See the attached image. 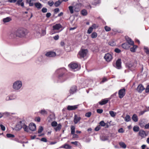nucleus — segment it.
I'll use <instances>...</instances> for the list:
<instances>
[{
	"label": "nucleus",
	"mask_w": 149,
	"mask_h": 149,
	"mask_svg": "<svg viewBox=\"0 0 149 149\" xmlns=\"http://www.w3.org/2000/svg\"><path fill=\"white\" fill-rule=\"evenodd\" d=\"M133 131L135 132H137L139 131V127L137 126H135L133 127Z\"/></svg>",
	"instance_id": "40"
},
{
	"label": "nucleus",
	"mask_w": 149,
	"mask_h": 149,
	"mask_svg": "<svg viewBox=\"0 0 149 149\" xmlns=\"http://www.w3.org/2000/svg\"><path fill=\"white\" fill-rule=\"evenodd\" d=\"M63 148H66V149H68V148H70V146L69 145H68V144H65L64 146H63Z\"/></svg>",
	"instance_id": "60"
},
{
	"label": "nucleus",
	"mask_w": 149,
	"mask_h": 149,
	"mask_svg": "<svg viewBox=\"0 0 149 149\" xmlns=\"http://www.w3.org/2000/svg\"><path fill=\"white\" fill-rule=\"evenodd\" d=\"M16 36L19 38L24 37L27 34V30L23 28L18 29L16 30Z\"/></svg>",
	"instance_id": "2"
},
{
	"label": "nucleus",
	"mask_w": 149,
	"mask_h": 149,
	"mask_svg": "<svg viewBox=\"0 0 149 149\" xmlns=\"http://www.w3.org/2000/svg\"><path fill=\"white\" fill-rule=\"evenodd\" d=\"M77 90V87L76 86H72L70 90V93L71 94H72L75 93Z\"/></svg>",
	"instance_id": "22"
},
{
	"label": "nucleus",
	"mask_w": 149,
	"mask_h": 149,
	"mask_svg": "<svg viewBox=\"0 0 149 149\" xmlns=\"http://www.w3.org/2000/svg\"><path fill=\"white\" fill-rule=\"evenodd\" d=\"M6 136L8 138H14L15 136L11 134H6Z\"/></svg>",
	"instance_id": "47"
},
{
	"label": "nucleus",
	"mask_w": 149,
	"mask_h": 149,
	"mask_svg": "<svg viewBox=\"0 0 149 149\" xmlns=\"http://www.w3.org/2000/svg\"><path fill=\"white\" fill-rule=\"evenodd\" d=\"M81 119V117L76 114H75L74 116V122L75 124L78 123Z\"/></svg>",
	"instance_id": "12"
},
{
	"label": "nucleus",
	"mask_w": 149,
	"mask_h": 149,
	"mask_svg": "<svg viewBox=\"0 0 149 149\" xmlns=\"http://www.w3.org/2000/svg\"><path fill=\"white\" fill-rule=\"evenodd\" d=\"M26 2L28 3L30 6H33V2L32 0H26Z\"/></svg>",
	"instance_id": "30"
},
{
	"label": "nucleus",
	"mask_w": 149,
	"mask_h": 149,
	"mask_svg": "<svg viewBox=\"0 0 149 149\" xmlns=\"http://www.w3.org/2000/svg\"><path fill=\"white\" fill-rule=\"evenodd\" d=\"M81 13L83 15H86L87 14V11L85 9L81 11Z\"/></svg>",
	"instance_id": "44"
},
{
	"label": "nucleus",
	"mask_w": 149,
	"mask_h": 149,
	"mask_svg": "<svg viewBox=\"0 0 149 149\" xmlns=\"http://www.w3.org/2000/svg\"><path fill=\"white\" fill-rule=\"evenodd\" d=\"M132 45L133 46L130 48V50L132 52H134L135 51L137 47V46L136 45Z\"/></svg>",
	"instance_id": "34"
},
{
	"label": "nucleus",
	"mask_w": 149,
	"mask_h": 149,
	"mask_svg": "<svg viewBox=\"0 0 149 149\" xmlns=\"http://www.w3.org/2000/svg\"><path fill=\"white\" fill-rule=\"evenodd\" d=\"M62 3V1H56L54 3V5L56 7H58Z\"/></svg>",
	"instance_id": "42"
},
{
	"label": "nucleus",
	"mask_w": 149,
	"mask_h": 149,
	"mask_svg": "<svg viewBox=\"0 0 149 149\" xmlns=\"http://www.w3.org/2000/svg\"><path fill=\"white\" fill-rule=\"evenodd\" d=\"M145 124L144 123V122L142 120L139 123V125L141 127H143L145 126Z\"/></svg>",
	"instance_id": "50"
},
{
	"label": "nucleus",
	"mask_w": 149,
	"mask_h": 149,
	"mask_svg": "<svg viewBox=\"0 0 149 149\" xmlns=\"http://www.w3.org/2000/svg\"><path fill=\"white\" fill-rule=\"evenodd\" d=\"M47 9L45 8H43L42 10V11L43 13H45L47 12Z\"/></svg>",
	"instance_id": "58"
},
{
	"label": "nucleus",
	"mask_w": 149,
	"mask_h": 149,
	"mask_svg": "<svg viewBox=\"0 0 149 149\" xmlns=\"http://www.w3.org/2000/svg\"><path fill=\"white\" fill-rule=\"evenodd\" d=\"M12 20L11 18L10 17H7L3 19V21L4 23L8 22Z\"/></svg>",
	"instance_id": "27"
},
{
	"label": "nucleus",
	"mask_w": 149,
	"mask_h": 149,
	"mask_svg": "<svg viewBox=\"0 0 149 149\" xmlns=\"http://www.w3.org/2000/svg\"><path fill=\"white\" fill-rule=\"evenodd\" d=\"M45 55L49 57H54L56 56V54L54 52H50L47 53Z\"/></svg>",
	"instance_id": "18"
},
{
	"label": "nucleus",
	"mask_w": 149,
	"mask_h": 149,
	"mask_svg": "<svg viewBox=\"0 0 149 149\" xmlns=\"http://www.w3.org/2000/svg\"><path fill=\"white\" fill-rule=\"evenodd\" d=\"M55 115L54 114H50L47 118V120L49 122L55 120Z\"/></svg>",
	"instance_id": "15"
},
{
	"label": "nucleus",
	"mask_w": 149,
	"mask_h": 149,
	"mask_svg": "<svg viewBox=\"0 0 149 149\" xmlns=\"http://www.w3.org/2000/svg\"><path fill=\"white\" fill-rule=\"evenodd\" d=\"M69 9L70 10V13L72 14L74 13V8L73 6H70L69 7Z\"/></svg>",
	"instance_id": "43"
},
{
	"label": "nucleus",
	"mask_w": 149,
	"mask_h": 149,
	"mask_svg": "<svg viewBox=\"0 0 149 149\" xmlns=\"http://www.w3.org/2000/svg\"><path fill=\"white\" fill-rule=\"evenodd\" d=\"M16 36V31H11L10 32L9 35V37L10 38H13Z\"/></svg>",
	"instance_id": "21"
},
{
	"label": "nucleus",
	"mask_w": 149,
	"mask_h": 149,
	"mask_svg": "<svg viewBox=\"0 0 149 149\" xmlns=\"http://www.w3.org/2000/svg\"><path fill=\"white\" fill-rule=\"evenodd\" d=\"M132 119L135 122H136L138 120V117L136 114H134L133 115Z\"/></svg>",
	"instance_id": "29"
},
{
	"label": "nucleus",
	"mask_w": 149,
	"mask_h": 149,
	"mask_svg": "<svg viewBox=\"0 0 149 149\" xmlns=\"http://www.w3.org/2000/svg\"><path fill=\"white\" fill-rule=\"evenodd\" d=\"M121 60L120 59H118L116 61V67L118 69H120L121 68Z\"/></svg>",
	"instance_id": "17"
},
{
	"label": "nucleus",
	"mask_w": 149,
	"mask_h": 149,
	"mask_svg": "<svg viewBox=\"0 0 149 149\" xmlns=\"http://www.w3.org/2000/svg\"><path fill=\"white\" fill-rule=\"evenodd\" d=\"M23 0H17L16 4L18 6H21L22 7H24V3L22 2Z\"/></svg>",
	"instance_id": "24"
},
{
	"label": "nucleus",
	"mask_w": 149,
	"mask_h": 149,
	"mask_svg": "<svg viewBox=\"0 0 149 149\" xmlns=\"http://www.w3.org/2000/svg\"><path fill=\"white\" fill-rule=\"evenodd\" d=\"M43 129L42 127V126L40 127L38 131V132L39 133H41L43 131Z\"/></svg>",
	"instance_id": "56"
},
{
	"label": "nucleus",
	"mask_w": 149,
	"mask_h": 149,
	"mask_svg": "<svg viewBox=\"0 0 149 149\" xmlns=\"http://www.w3.org/2000/svg\"><path fill=\"white\" fill-rule=\"evenodd\" d=\"M144 52L148 54H149V50L148 48L146 47H144Z\"/></svg>",
	"instance_id": "45"
},
{
	"label": "nucleus",
	"mask_w": 149,
	"mask_h": 149,
	"mask_svg": "<svg viewBox=\"0 0 149 149\" xmlns=\"http://www.w3.org/2000/svg\"><path fill=\"white\" fill-rule=\"evenodd\" d=\"M66 70L64 68H61L57 70L56 73L58 74V78L61 82H63L67 79L66 75L65 74Z\"/></svg>",
	"instance_id": "1"
},
{
	"label": "nucleus",
	"mask_w": 149,
	"mask_h": 149,
	"mask_svg": "<svg viewBox=\"0 0 149 149\" xmlns=\"http://www.w3.org/2000/svg\"><path fill=\"white\" fill-rule=\"evenodd\" d=\"M109 114L112 117H114L116 115V113L113 111H110L109 112Z\"/></svg>",
	"instance_id": "46"
},
{
	"label": "nucleus",
	"mask_w": 149,
	"mask_h": 149,
	"mask_svg": "<svg viewBox=\"0 0 149 149\" xmlns=\"http://www.w3.org/2000/svg\"><path fill=\"white\" fill-rule=\"evenodd\" d=\"M100 0H93L92 3V4L94 5H96L100 3Z\"/></svg>",
	"instance_id": "36"
},
{
	"label": "nucleus",
	"mask_w": 149,
	"mask_h": 149,
	"mask_svg": "<svg viewBox=\"0 0 149 149\" xmlns=\"http://www.w3.org/2000/svg\"><path fill=\"white\" fill-rule=\"evenodd\" d=\"M29 128L31 130L34 131L36 130V125L33 123H31L29 125Z\"/></svg>",
	"instance_id": "20"
},
{
	"label": "nucleus",
	"mask_w": 149,
	"mask_h": 149,
	"mask_svg": "<svg viewBox=\"0 0 149 149\" xmlns=\"http://www.w3.org/2000/svg\"><path fill=\"white\" fill-rule=\"evenodd\" d=\"M100 138V139L103 141H106L108 139V137L104 136H101Z\"/></svg>",
	"instance_id": "32"
},
{
	"label": "nucleus",
	"mask_w": 149,
	"mask_h": 149,
	"mask_svg": "<svg viewBox=\"0 0 149 149\" xmlns=\"http://www.w3.org/2000/svg\"><path fill=\"white\" fill-rule=\"evenodd\" d=\"M118 132L119 133H123L124 132V130L123 128H121L118 130Z\"/></svg>",
	"instance_id": "63"
},
{
	"label": "nucleus",
	"mask_w": 149,
	"mask_h": 149,
	"mask_svg": "<svg viewBox=\"0 0 149 149\" xmlns=\"http://www.w3.org/2000/svg\"><path fill=\"white\" fill-rule=\"evenodd\" d=\"M125 94V88L121 89L118 91L119 97L120 98H122Z\"/></svg>",
	"instance_id": "10"
},
{
	"label": "nucleus",
	"mask_w": 149,
	"mask_h": 149,
	"mask_svg": "<svg viewBox=\"0 0 149 149\" xmlns=\"http://www.w3.org/2000/svg\"><path fill=\"white\" fill-rule=\"evenodd\" d=\"M73 135L72 138H78L79 137L78 136L77 134L74 133V134H72Z\"/></svg>",
	"instance_id": "64"
},
{
	"label": "nucleus",
	"mask_w": 149,
	"mask_h": 149,
	"mask_svg": "<svg viewBox=\"0 0 149 149\" xmlns=\"http://www.w3.org/2000/svg\"><path fill=\"white\" fill-rule=\"evenodd\" d=\"M91 115V112H89L86 113L85 114V116L87 117H89Z\"/></svg>",
	"instance_id": "51"
},
{
	"label": "nucleus",
	"mask_w": 149,
	"mask_h": 149,
	"mask_svg": "<svg viewBox=\"0 0 149 149\" xmlns=\"http://www.w3.org/2000/svg\"><path fill=\"white\" fill-rule=\"evenodd\" d=\"M104 58L107 61L109 62L112 60L113 57L111 54L107 53L105 54Z\"/></svg>",
	"instance_id": "8"
},
{
	"label": "nucleus",
	"mask_w": 149,
	"mask_h": 149,
	"mask_svg": "<svg viewBox=\"0 0 149 149\" xmlns=\"http://www.w3.org/2000/svg\"><path fill=\"white\" fill-rule=\"evenodd\" d=\"M109 44L111 46H113L115 45V43L113 41H111L109 42Z\"/></svg>",
	"instance_id": "54"
},
{
	"label": "nucleus",
	"mask_w": 149,
	"mask_h": 149,
	"mask_svg": "<svg viewBox=\"0 0 149 149\" xmlns=\"http://www.w3.org/2000/svg\"><path fill=\"white\" fill-rule=\"evenodd\" d=\"M0 126L1 127V130L2 131H4L5 130L6 128L5 127L4 125L2 124H1L0 125Z\"/></svg>",
	"instance_id": "59"
},
{
	"label": "nucleus",
	"mask_w": 149,
	"mask_h": 149,
	"mask_svg": "<svg viewBox=\"0 0 149 149\" xmlns=\"http://www.w3.org/2000/svg\"><path fill=\"white\" fill-rule=\"evenodd\" d=\"M71 130V134H74L75 132V127L73 125H71L70 127Z\"/></svg>",
	"instance_id": "31"
},
{
	"label": "nucleus",
	"mask_w": 149,
	"mask_h": 149,
	"mask_svg": "<svg viewBox=\"0 0 149 149\" xmlns=\"http://www.w3.org/2000/svg\"><path fill=\"white\" fill-rule=\"evenodd\" d=\"M72 6L74 8V10L75 12H78L79 11L81 5L79 3H74L73 4Z\"/></svg>",
	"instance_id": "9"
},
{
	"label": "nucleus",
	"mask_w": 149,
	"mask_h": 149,
	"mask_svg": "<svg viewBox=\"0 0 149 149\" xmlns=\"http://www.w3.org/2000/svg\"><path fill=\"white\" fill-rule=\"evenodd\" d=\"M126 40H127V43L129 44V45H134V42L132 40V39L130 38H126Z\"/></svg>",
	"instance_id": "25"
},
{
	"label": "nucleus",
	"mask_w": 149,
	"mask_h": 149,
	"mask_svg": "<svg viewBox=\"0 0 149 149\" xmlns=\"http://www.w3.org/2000/svg\"><path fill=\"white\" fill-rule=\"evenodd\" d=\"M45 29H42V33L41 34L40 33V32L38 31L37 33V38H40L42 36H44L46 34V27H44Z\"/></svg>",
	"instance_id": "11"
},
{
	"label": "nucleus",
	"mask_w": 149,
	"mask_h": 149,
	"mask_svg": "<svg viewBox=\"0 0 149 149\" xmlns=\"http://www.w3.org/2000/svg\"><path fill=\"white\" fill-rule=\"evenodd\" d=\"M93 28L92 27H90L88 29V31L87 33L88 34L91 33L93 31Z\"/></svg>",
	"instance_id": "49"
},
{
	"label": "nucleus",
	"mask_w": 149,
	"mask_h": 149,
	"mask_svg": "<svg viewBox=\"0 0 149 149\" xmlns=\"http://www.w3.org/2000/svg\"><path fill=\"white\" fill-rule=\"evenodd\" d=\"M54 4V3L53 1H49L48 2V4L51 7Z\"/></svg>",
	"instance_id": "62"
},
{
	"label": "nucleus",
	"mask_w": 149,
	"mask_h": 149,
	"mask_svg": "<svg viewBox=\"0 0 149 149\" xmlns=\"http://www.w3.org/2000/svg\"><path fill=\"white\" fill-rule=\"evenodd\" d=\"M57 125V123L55 121L52 122L51 123V125L53 127H56Z\"/></svg>",
	"instance_id": "48"
},
{
	"label": "nucleus",
	"mask_w": 149,
	"mask_h": 149,
	"mask_svg": "<svg viewBox=\"0 0 149 149\" xmlns=\"http://www.w3.org/2000/svg\"><path fill=\"white\" fill-rule=\"evenodd\" d=\"M39 113L42 115H44L47 114V112L45 109H42L39 111Z\"/></svg>",
	"instance_id": "39"
},
{
	"label": "nucleus",
	"mask_w": 149,
	"mask_h": 149,
	"mask_svg": "<svg viewBox=\"0 0 149 149\" xmlns=\"http://www.w3.org/2000/svg\"><path fill=\"white\" fill-rule=\"evenodd\" d=\"M108 100L107 98L102 100L101 101L99 102V104L101 105L105 104L108 102Z\"/></svg>",
	"instance_id": "23"
},
{
	"label": "nucleus",
	"mask_w": 149,
	"mask_h": 149,
	"mask_svg": "<svg viewBox=\"0 0 149 149\" xmlns=\"http://www.w3.org/2000/svg\"><path fill=\"white\" fill-rule=\"evenodd\" d=\"M97 35L96 33L95 32H93L91 35V37L93 38H94L97 37Z\"/></svg>",
	"instance_id": "41"
},
{
	"label": "nucleus",
	"mask_w": 149,
	"mask_h": 149,
	"mask_svg": "<svg viewBox=\"0 0 149 149\" xmlns=\"http://www.w3.org/2000/svg\"><path fill=\"white\" fill-rule=\"evenodd\" d=\"M69 67L72 69H77L78 68V64L75 63H72L69 65H68Z\"/></svg>",
	"instance_id": "16"
},
{
	"label": "nucleus",
	"mask_w": 149,
	"mask_h": 149,
	"mask_svg": "<svg viewBox=\"0 0 149 149\" xmlns=\"http://www.w3.org/2000/svg\"><path fill=\"white\" fill-rule=\"evenodd\" d=\"M120 146L123 148H126L127 146L123 142H120L119 143Z\"/></svg>",
	"instance_id": "35"
},
{
	"label": "nucleus",
	"mask_w": 149,
	"mask_h": 149,
	"mask_svg": "<svg viewBox=\"0 0 149 149\" xmlns=\"http://www.w3.org/2000/svg\"><path fill=\"white\" fill-rule=\"evenodd\" d=\"M57 127L55 128L54 129L56 131H59L60 130L61 128V125L60 124H59L58 125H57Z\"/></svg>",
	"instance_id": "33"
},
{
	"label": "nucleus",
	"mask_w": 149,
	"mask_h": 149,
	"mask_svg": "<svg viewBox=\"0 0 149 149\" xmlns=\"http://www.w3.org/2000/svg\"><path fill=\"white\" fill-rule=\"evenodd\" d=\"M148 132L145 131L143 130H140L139 132V135L142 138H145L148 135Z\"/></svg>",
	"instance_id": "7"
},
{
	"label": "nucleus",
	"mask_w": 149,
	"mask_h": 149,
	"mask_svg": "<svg viewBox=\"0 0 149 149\" xmlns=\"http://www.w3.org/2000/svg\"><path fill=\"white\" fill-rule=\"evenodd\" d=\"M100 129V125H98L97 126L95 129V131H99Z\"/></svg>",
	"instance_id": "61"
},
{
	"label": "nucleus",
	"mask_w": 149,
	"mask_h": 149,
	"mask_svg": "<svg viewBox=\"0 0 149 149\" xmlns=\"http://www.w3.org/2000/svg\"><path fill=\"white\" fill-rule=\"evenodd\" d=\"M79 105H75L73 106L68 105L67 107V109L69 111L75 110L77 109Z\"/></svg>",
	"instance_id": "14"
},
{
	"label": "nucleus",
	"mask_w": 149,
	"mask_h": 149,
	"mask_svg": "<svg viewBox=\"0 0 149 149\" xmlns=\"http://www.w3.org/2000/svg\"><path fill=\"white\" fill-rule=\"evenodd\" d=\"M122 46L123 48L125 49H128L130 47V45L127 42L123 44Z\"/></svg>",
	"instance_id": "26"
},
{
	"label": "nucleus",
	"mask_w": 149,
	"mask_h": 149,
	"mask_svg": "<svg viewBox=\"0 0 149 149\" xmlns=\"http://www.w3.org/2000/svg\"><path fill=\"white\" fill-rule=\"evenodd\" d=\"M104 29L105 31H109L111 30V28L107 26H105L104 27Z\"/></svg>",
	"instance_id": "52"
},
{
	"label": "nucleus",
	"mask_w": 149,
	"mask_h": 149,
	"mask_svg": "<svg viewBox=\"0 0 149 149\" xmlns=\"http://www.w3.org/2000/svg\"><path fill=\"white\" fill-rule=\"evenodd\" d=\"M145 89V88L142 84H139L137 87L136 90L139 93H141Z\"/></svg>",
	"instance_id": "19"
},
{
	"label": "nucleus",
	"mask_w": 149,
	"mask_h": 149,
	"mask_svg": "<svg viewBox=\"0 0 149 149\" xmlns=\"http://www.w3.org/2000/svg\"><path fill=\"white\" fill-rule=\"evenodd\" d=\"M24 121H20L19 122L16 126V130H19L22 127L24 123Z\"/></svg>",
	"instance_id": "6"
},
{
	"label": "nucleus",
	"mask_w": 149,
	"mask_h": 149,
	"mask_svg": "<svg viewBox=\"0 0 149 149\" xmlns=\"http://www.w3.org/2000/svg\"><path fill=\"white\" fill-rule=\"evenodd\" d=\"M34 5L38 9H40L42 7V4L39 2L35 3Z\"/></svg>",
	"instance_id": "28"
},
{
	"label": "nucleus",
	"mask_w": 149,
	"mask_h": 149,
	"mask_svg": "<svg viewBox=\"0 0 149 149\" xmlns=\"http://www.w3.org/2000/svg\"><path fill=\"white\" fill-rule=\"evenodd\" d=\"M103 111V110L102 109H97V113H102Z\"/></svg>",
	"instance_id": "57"
},
{
	"label": "nucleus",
	"mask_w": 149,
	"mask_h": 149,
	"mask_svg": "<svg viewBox=\"0 0 149 149\" xmlns=\"http://www.w3.org/2000/svg\"><path fill=\"white\" fill-rule=\"evenodd\" d=\"M125 120L126 122H128L131 120V118L129 115H127L125 118Z\"/></svg>",
	"instance_id": "37"
},
{
	"label": "nucleus",
	"mask_w": 149,
	"mask_h": 149,
	"mask_svg": "<svg viewBox=\"0 0 149 149\" xmlns=\"http://www.w3.org/2000/svg\"><path fill=\"white\" fill-rule=\"evenodd\" d=\"M88 53V50L86 49H81L78 54V57L80 58H84L86 57Z\"/></svg>",
	"instance_id": "4"
},
{
	"label": "nucleus",
	"mask_w": 149,
	"mask_h": 149,
	"mask_svg": "<svg viewBox=\"0 0 149 149\" xmlns=\"http://www.w3.org/2000/svg\"><path fill=\"white\" fill-rule=\"evenodd\" d=\"M53 38L54 40H57L59 39V37L58 35H57L54 36Z\"/></svg>",
	"instance_id": "55"
},
{
	"label": "nucleus",
	"mask_w": 149,
	"mask_h": 149,
	"mask_svg": "<svg viewBox=\"0 0 149 149\" xmlns=\"http://www.w3.org/2000/svg\"><path fill=\"white\" fill-rule=\"evenodd\" d=\"M22 81L19 80H17L15 81L13 85V89L16 91L20 90L22 87Z\"/></svg>",
	"instance_id": "3"
},
{
	"label": "nucleus",
	"mask_w": 149,
	"mask_h": 149,
	"mask_svg": "<svg viewBox=\"0 0 149 149\" xmlns=\"http://www.w3.org/2000/svg\"><path fill=\"white\" fill-rule=\"evenodd\" d=\"M25 131L28 132L29 131V128L28 127L25 125V122L24 124L23 127H22Z\"/></svg>",
	"instance_id": "38"
},
{
	"label": "nucleus",
	"mask_w": 149,
	"mask_h": 149,
	"mask_svg": "<svg viewBox=\"0 0 149 149\" xmlns=\"http://www.w3.org/2000/svg\"><path fill=\"white\" fill-rule=\"evenodd\" d=\"M62 27V25L60 24H56L53 26V29L50 32L51 34H53L55 33H58L59 31H56V30H58Z\"/></svg>",
	"instance_id": "5"
},
{
	"label": "nucleus",
	"mask_w": 149,
	"mask_h": 149,
	"mask_svg": "<svg viewBox=\"0 0 149 149\" xmlns=\"http://www.w3.org/2000/svg\"><path fill=\"white\" fill-rule=\"evenodd\" d=\"M100 125L102 126H104L106 124L104 123L103 121H100L99 123Z\"/></svg>",
	"instance_id": "53"
},
{
	"label": "nucleus",
	"mask_w": 149,
	"mask_h": 149,
	"mask_svg": "<svg viewBox=\"0 0 149 149\" xmlns=\"http://www.w3.org/2000/svg\"><path fill=\"white\" fill-rule=\"evenodd\" d=\"M16 98V96L13 94H11L7 96L6 98V101L13 100Z\"/></svg>",
	"instance_id": "13"
}]
</instances>
